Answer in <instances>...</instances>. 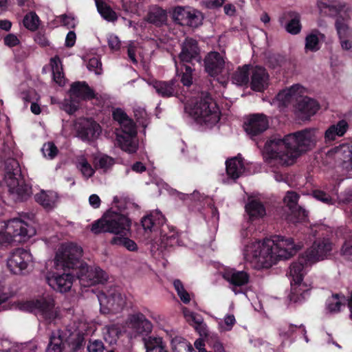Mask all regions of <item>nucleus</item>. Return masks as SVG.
Wrapping results in <instances>:
<instances>
[{"instance_id":"nucleus-1","label":"nucleus","mask_w":352,"mask_h":352,"mask_svg":"<svg viewBox=\"0 0 352 352\" xmlns=\"http://www.w3.org/2000/svg\"><path fill=\"white\" fill-rule=\"evenodd\" d=\"M318 141V129H306L283 138L273 137L264 148V158L271 165L293 164L302 153L314 148Z\"/></svg>"},{"instance_id":"nucleus-2","label":"nucleus","mask_w":352,"mask_h":352,"mask_svg":"<svg viewBox=\"0 0 352 352\" xmlns=\"http://www.w3.org/2000/svg\"><path fill=\"white\" fill-rule=\"evenodd\" d=\"M82 249L79 245L73 243H63L56 252V264L63 269L76 270L82 286L89 287L107 281V274L98 266H89L82 262Z\"/></svg>"},{"instance_id":"nucleus-3","label":"nucleus","mask_w":352,"mask_h":352,"mask_svg":"<svg viewBox=\"0 0 352 352\" xmlns=\"http://www.w3.org/2000/svg\"><path fill=\"white\" fill-rule=\"evenodd\" d=\"M185 110L195 121L211 128L220 120L221 112L216 102L208 96H201L194 103L187 104Z\"/></svg>"},{"instance_id":"nucleus-4","label":"nucleus","mask_w":352,"mask_h":352,"mask_svg":"<svg viewBox=\"0 0 352 352\" xmlns=\"http://www.w3.org/2000/svg\"><path fill=\"white\" fill-rule=\"evenodd\" d=\"M272 245L273 242H271L269 239L250 242L243 249L245 261L256 270L270 268L276 264Z\"/></svg>"},{"instance_id":"nucleus-5","label":"nucleus","mask_w":352,"mask_h":352,"mask_svg":"<svg viewBox=\"0 0 352 352\" xmlns=\"http://www.w3.org/2000/svg\"><path fill=\"white\" fill-rule=\"evenodd\" d=\"M131 225L130 219L125 215L109 210L101 219L92 223L91 231L94 234L111 232L116 236H128Z\"/></svg>"},{"instance_id":"nucleus-6","label":"nucleus","mask_w":352,"mask_h":352,"mask_svg":"<svg viewBox=\"0 0 352 352\" xmlns=\"http://www.w3.org/2000/svg\"><path fill=\"white\" fill-rule=\"evenodd\" d=\"M307 263L305 256L303 254L298 261L293 263L289 268L291 278V292L289 295V300L294 302H300L307 296V292L311 289L305 283H302V277L307 266L311 265Z\"/></svg>"},{"instance_id":"nucleus-7","label":"nucleus","mask_w":352,"mask_h":352,"mask_svg":"<svg viewBox=\"0 0 352 352\" xmlns=\"http://www.w3.org/2000/svg\"><path fill=\"white\" fill-rule=\"evenodd\" d=\"M23 308L28 311L34 312L47 322H52L58 316V310L55 307L54 300L50 294L43 295L36 300L25 302Z\"/></svg>"},{"instance_id":"nucleus-8","label":"nucleus","mask_w":352,"mask_h":352,"mask_svg":"<svg viewBox=\"0 0 352 352\" xmlns=\"http://www.w3.org/2000/svg\"><path fill=\"white\" fill-rule=\"evenodd\" d=\"M12 171L7 170L5 175V182L8 190L16 200L25 199L31 193L30 188L25 184L19 170L16 162H12Z\"/></svg>"},{"instance_id":"nucleus-9","label":"nucleus","mask_w":352,"mask_h":352,"mask_svg":"<svg viewBox=\"0 0 352 352\" xmlns=\"http://www.w3.org/2000/svg\"><path fill=\"white\" fill-rule=\"evenodd\" d=\"M97 296L102 314H117L126 306V297L118 291H109L108 294L100 292Z\"/></svg>"},{"instance_id":"nucleus-10","label":"nucleus","mask_w":352,"mask_h":352,"mask_svg":"<svg viewBox=\"0 0 352 352\" xmlns=\"http://www.w3.org/2000/svg\"><path fill=\"white\" fill-rule=\"evenodd\" d=\"M269 240L273 242L272 246L276 263L279 260L291 258L300 248V246L296 244L291 237L276 235Z\"/></svg>"},{"instance_id":"nucleus-11","label":"nucleus","mask_w":352,"mask_h":352,"mask_svg":"<svg viewBox=\"0 0 352 352\" xmlns=\"http://www.w3.org/2000/svg\"><path fill=\"white\" fill-rule=\"evenodd\" d=\"M70 100H65L63 109L69 114L74 113L78 108L80 100L94 98L93 90L85 82H76L72 85L69 91Z\"/></svg>"},{"instance_id":"nucleus-12","label":"nucleus","mask_w":352,"mask_h":352,"mask_svg":"<svg viewBox=\"0 0 352 352\" xmlns=\"http://www.w3.org/2000/svg\"><path fill=\"white\" fill-rule=\"evenodd\" d=\"M5 230L11 236V242L25 241L36 234L35 229L19 218H14L5 223Z\"/></svg>"},{"instance_id":"nucleus-13","label":"nucleus","mask_w":352,"mask_h":352,"mask_svg":"<svg viewBox=\"0 0 352 352\" xmlns=\"http://www.w3.org/2000/svg\"><path fill=\"white\" fill-rule=\"evenodd\" d=\"M174 21L181 25L197 28L202 24L203 14L199 10L190 7H176L173 13Z\"/></svg>"},{"instance_id":"nucleus-14","label":"nucleus","mask_w":352,"mask_h":352,"mask_svg":"<svg viewBox=\"0 0 352 352\" xmlns=\"http://www.w3.org/2000/svg\"><path fill=\"white\" fill-rule=\"evenodd\" d=\"M32 261V256L29 251L18 248L11 253L7 265L12 273L21 274Z\"/></svg>"},{"instance_id":"nucleus-15","label":"nucleus","mask_w":352,"mask_h":352,"mask_svg":"<svg viewBox=\"0 0 352 352\" xmlns=\"http://www.w3.org/2000/svg\"><path fill=\"white\" fill-rule=\"evenodd\" d=\"M332 250V243L327 239L316 241L305 253L307 263L314 264L327 258Z\"/></svg>"},{"instance_id":"nucleus-16","label":"nucleus","mask_w":352,"mask_h":352,"mask_svg":"<svg viewBox=\"0 0 352 352\" xmlns=\"http://www.w3.org/2000/svg\"><path fill=\"white\" fill-rule=\"evenodd\" d=\"M268 127V118L263 113L251 114L245 118L243 123L244 130L251 138L261 135Z\"/></svg>"},{"instance_id":"nucleus-17","label":"nucleus","mask_w":352,"mask_h":352,"mask_svg":"<svg viewBox=\"0 0 352 352\" xmlns=\"http://www.w3.org/2000/svg\"><path fill=\"white\" fill-rule=\"evenodd\" d=\"M73 333L69 331H57L50 336V343L46 352H68V348L74 344Z\"/></svg>"},{"instance_id":"nucleus-18","label":"nucleus","mask_w":352,"mask_h":352,"mask_svg":"<svg viewBox=\"0 0 352 352\" xmlns=\"http://www.w3.org/2000/svg\"><path fill=\"white\" fill-rule=\"evenodd\" d=\"M76 127L78 136L83 140H92L101 132L100 125L91 119L79 120L76 124Z\"/></svg>"},{"instance_id":"nucleus-19","label":"nucleus","mask_w":352,"mask_h":352,"mask_svg":"<svg viewBox=\"0 0 352 352\" xmlns=\"http://www.w3.org/2000/svg\"><path fill=\"white\" fill-rule=\"evenodd\" d=\"M179 58L182 62L201 61L200 50L196 40L192 38H186L182 43Z\"/></svg>"},{"instance_id":"nucleus-20","label":"nucleus","mask_w":352,"mask_h":352,"mask_svg":"<svg viewBox=\"0 0 352 352\" xmlns=\"http://www.w3.org/2000/svg\"><path fill=\"white\" fill-rule=\"evenodd\" d=\"M205 69L211 76H216L221 74L226 65L223 55L217 52H211L204 58Z\"/></svg>"},{"instance_id":"nucleus-21","label":"nucleus","mask_w":352,"mask_h":352,"mask_svg":"<svg viewBox=\"0 0 352 352\" xmlns=\"http://www.w3.org/2000/svg\"><path fill=\"white\" fill-rule=\"evenodd\" d=\"M74 276L71 274H53L47 277L49 285L54 290L61 293L69 291L74 282Z\"/></svg>"},{"instance_id":"nucleus-22","label":"nucleus","mask_w":352,"mask_h":352,"mask_svg":"<svg viewBox=\"0 0 352 352\" xmlns=\"http://www.w3.org/2000/svg\"><path fill=\"white\" fill-rule=\"evenodd\" d=\"M251 88L256 91H263L268 85L269 75L265 68L259 66H251Z\"/></svg>"},{"instance_id":"nucleus-23","label":"nucleus","mask_w":352,"mask_h":352,"mask_svg":"<svg viewBox=\"0 0 352 352\" xmlns=\"http://www.w3.org/2000/svg\"><path fill=\"white\" fill-rule=\"evenodd\" d=\"M133 133H130L127 130H121L120 133H117V141L120 148L128 153H135L138 148V144L135 140L137 132L135 126H133Z\"/></svg>"},{"instance_id":"nucleus-24","label":"nucleus","mask_w":352,"mask_h":352,"mask_svg":"<svg viewBox=\"0 0 352 352\" xmlns=\"http://www.w3.org/2000/svg\"><path fill=\"white\" fill-rule=\"evenodd\" d=\"M126 324L138 333H149L153 328L151 322L141 313L130 315Z\"/></svg>"},{"instance_id":"nucleus-25","label":"nucleus","mask_w":352,"mask_h":352,"mask_svg":"<svg viewBox=\"0 0 352 352\" xmlns=\"http://www.w3.org/2000/svg\"><path fill=\"white\" fill-rule=\"evenodd\" d=\"M319 109L318 102L310 98H302L296 104V111L301 119H307L314 115Z\"/></svg>"},{"instance_id":"nucleus-26","label":"nucleus","mask_w":352,"mask_h":352,"mask_svg":"<svg viewBox=\"0 0 352 352\" xmlns=\"http://www.w3.org/2000/svg\"><path fill=\"white\" fill-rule=\"evenodd\" d=\"M223 274V278L232 285V289L235 294L239 293L235 287L246 285L250 279L249 274L246 272L236 271L234 269L226 270Z\"/></svg>"},{"instance_id":"nucleus-27","label":"nucleus","mask_w":352,"mask_h":352,"mask_svg":"<svg viewBox=\"0 0 352 352\" xmlns=\"http://www.w3.org/2000/svg\"><path fill=\"white\" fill-rule=\"evenodd\" d=\"M332 152L335 157L342 162V167L348 171H352V146L342 144L334 148Z\"/></svg>"},{"instance_id":"nucleus-28","label":"nucleus","mask_w":352,"mask_h":352,"mask_svg":"<svg viewBox=\"0 0 352 352\" xmlns=\"http://www.w3.org/2000/svg\"><path fill=\"white\" fill-rule=\"evenodd\" d=\"M349 129L348 122L345 120H339L336 124L329 126L324 132L325 142H331L337 138L342 137Z\"/></svg>"},{"instance_id":"nucleus-29","label":"nucleus","mask_w":352,"mask_h":352,"mask_svg":"<svg viewBox=\"0 0 352 352\" xmlns=\"http://www.w3.org/2000/svg\"><path fill=\"white\" fill-rule=\"evenodd\" d=\"M173 352H192L193 347L186 339L177 334L173 330L166 331Z\"/></svg>"},{"instance_id":"nucleus-30","label":"nucleus","mask_w":352,"mask_h":352,"mask_svg":"<svg viewBox=\"0 0 352 352\" xmlns=\"http://www.w3.org/2000/svg\"><path fill=\"white\" fill-rule=\"evenodd\" d=\"M226 173L228 176L235 180L245 173V166L243 160L239 157H234L226 162Z\"/></svg>"},{"instance_id":"nucleus-31","label":"nucleus","mask_w":352,"mask_h":352,"mask_svg":"<svg viewBox=\"0 0 352 352\" xmlns=\"http://www.w3.org/2000/svg\"><path fill=\"white\" fill-rule=\"evenodd\" d=\"M74 164L85 179H88L94 175L96 168L90 164L87 155L84 154L77 155L75 157Z\"/></svg>"},{"instance_id":"nucleus-32","label":"nucleus","mask_w":352,"mask_h":352,"mask_svg":"<svg viewBox=\"0 0 352 352\" xmlns=\"http://www.w3.org/2000/svg\"><path fill=\"white\" fill-rule=\"evenodd\" d=\"M153 86L156 92L162 97H172L177 93V85L175 80L155 81Z\"/></svg>"},{"instance_id":"nucleus-33","label":"nucleus","mask_w":352,"mask_h":352,"mask_svg":"<svg viewBox=\"0 0 352 352\" xmlns=\"http://www.w3.org/2000/svg\"><path fill=\"white\" fill-rule=\"evenodd\" d=\"M35 200L47 210H51L56 206L57 195L52 191L41 190L35 195Z\"/></svg>"},{"instance_id":"nucleus-34","label":"nucleus","mask_w":352,"mask_h":352,"mask_svg":"<svg viewBox=\"0 0 352 352\" xmlns=\"http://www.w3.org/2000/svg\"><path fill=\"white\" fill-rule=\"evenodd\" d=\"M121 335L122 330L118 324H107L102 329L103 338L109 344H116Z\"/></svg>"},{"instance_id":"nucleus-35","label":"nucleus","mask_w":352,"mask_h":352,"mask_svg":"<svg viewBox=\"0 0 352 352\" xmlns=\"http://www.w3.org/2000/svg\"><path fill=\"white\" fill-rule=\"evenodd\" d=\"M146 20L157 26H161L166 23L167 14L166 11L161 8L153 6L148 11Z\"/></svg>"},{"instance_id":"nucleus-36","label":"nucleus","mask_w":352,"mask_h":352,"mask_svg":"<svg viewBox=\"0 0 352 352\" xmlns=\"http://www.w3.org/2000/svg\"><path fill=\"white\" fill-rule=\"evenodd\" d=\"M164 222V217L159 210H154L142 219V225L145 230L152 231V228L156 224H162Z\"/></svg>"},{"instance_id":"nucleus-37","label":"nucleus","mask_w":352,"mask_h":352,"mask_svg":"<svg viewBox=\"0 0 352 352\" xmlns=\"http://www.w3.org/2000/svg\"><path fill=\"white\" fill-rule=\"evenodd\" d=\"M324 36L318 30H313L305 38V50L316 52L320 49V42Z\"/></svg>"},{"instance_id":"nucleus-38","label":"nucleus","mask_w":352,"mask_h":352,"mask_svg":"<svg viewBox=\"0 0 352 352\" xmlns=\"http://www.w3.org/2000/svg\"><path fill=\"white\" fill-rule=\"evenodd\" d=\"M245 210L251 220L262 218L266 214L264 206L256 200L248 202L245 206Z\"/></svg>"},{"instance_id":"nucleus-39","label":"nucleus","mask_w":352,"mask_h":352,"mask_svg":"<svg viewBox=\"0 0 352 352\" xmlns=\"http://www.w3.org/2000/svg\"><path fill=\"white\" fill-rule=\"evenodd\" d=\"M50 66L52 71L53 79L60 86L65 84V78L63 72L62 63L58 56L50 59Z\"/></svg>"},{"instance_id":"nucleus-40","label":"nucleus","mask_w":352,"mask_h":352,"mask_svg":"<svg viewBox=\"0 0 352 352\" xmlns=\"http://www.w3.org/2000/svg\"><path fill=\"white\" fill-rule=\"evenodd\" d=\"M113 117L120 124L121 130H127L130 133H133V126H135L134 123L123 110L121 109H115L113 112Z\"/></svg>"},{"instance_id":"nucleus-41","label":"nucleus","mask_w":352,"mask_h":352,"mask_svg":"<svg viewBox=\"0 0 352 352\" xmlns=\"http://www.w3.org/2000/svg\"><path fill=\"white\" fill-rule=\"evenodd\" d=\"M301 87L296 85L287 89L279 92L276 96V100L283 106L287 105L293 98H296L298 93L300 92Z\"/></svg>"},{"instance_id":"nucleus-42","label":"nucleus","mask_w":352,"mask_h":352,"mask_svg":"<svg viewBox=\"0 0 352 352\" xmlns=\"http://www.w3.org/2000/svg\"><path fill=\"white\" fill-rule=\"evenodd\" d=\"M95 168L104 172L109 170L115 164L114 159L104 154H98L94 158Z\"/></svg>"},{"instance_id":"nucleus-43","label":"nucleus","mask_w":352,"mask_h":352,"mask_svg":"<svg viewBox=\"0 0 352 352\" xmlns=\"http://www.w3.org/2000/svg\"><path fill=\"white\" fill-rule=\"evenodd\" d=\"M96 5L99 13L106 20L109 21H114L118 16L116 13L102 0H95Z\"/></svg>"},{"instance_id":"nucleus-44","label":"nucleus","mask_w":352,"mask_h":352,"mask_svg":"<svg viewBox=\"0 0 352 352\" xmlns=\"http://www.w3.org/2000/svg\"><path fill=\"white\" fill-rule=\"evenodd\" d=\"M251 66L245 65L241 68H239L234 73L232 80L234 83L238 85H247L249 82V75L250 74Z\"/></svg>"},{"instance_id":"nucleus-45","label":"nucleus","mask_w":352,"mask_h":352,"mask_svg":"<svg viewBox=\"0 0 352 352\" xmlns=\"http://www.w3.org/2000/svg\"><path fill=\"white\" fill-rule=\"evenodd\" d=\"M144 342L146 352H153L154 350H158L159 352H161L162 350H165L166 346L160 337L150 336L145 338Z\"/></svg>"},{"instance_id":"nucleus-46","label":"nucleus","mask_w":352,"mask_h":352,"mask_svg":"<svg viewBox=\"0 0 352 352\" xmlns=\"http://www.w3.org/2000/svg\"><path fill=\"white\" fill-rule=\"evenodd\" d=\"M111 244L123 246L129 251H136L138 250L137 244L127 236L118 235L113 237L111 241Z\"/></svg>"},{"instance_id":"nucleus-47","label":"nucleus","mask_w":352,"mask_h":352,"mask_svg":"<svg viewBox=\"0 0 352 352\" xmlns=\"http://www.w3.org/2000/svg\"><path fill=\"white\" fill-rule=\"evenodd\" d=\"M344 297L339 295H333L327 300V309L331 313H336L340 310L342 306H344L342 301Z\"/></svg>"},{"instance_id":"nucleus-48","label":"nucleus","mask_w":352,"mask_h":352,"mask_svg":"<svg viewBox=\"0 0 352 352\" xmlns=\"http://www.w3.org/2000/svg\"><path fill=\"white\" fill-rule=\"evenodd\" d=\"M175 289L180 300L184 303L188 304L190 302L191 295L186 290L183 283L178 279L173 281Z\"/></svg>"},{"instance_id":"nucleus-49","label":"nucleus","mask_w":352,"mask_h":352,"mask_svg":"<svg viewBox=\"0 0 352 352\" xmlns=\"http://www.w3.org/2000/svg\"><path fill=\"white\" fill-rule=\"evenodd\" d=\"M182 311L187 322L192 327L197 324H200L203 321L204 318L201 315L190 311L187 307H182Z\"/></svg>"},{"instance_id":"nucleus-50","label":"nucleus","mask_w":352,"mask_h":352,"mask_svg":"<svg viewBox=\"0 0 352 352\" xmlns=\"http://www.w3.org/2000/svg\"><path fill=\"white\" fill-rule=\"evenodd\" d=\"M23 25L27 29L34 31L39 25V18L35 12H30L25 16Z\"/></svg>"},{"instance_id":"nucleus-51","label":"nucleus","mask_w":352,"mask_h":352,"mask_svg":"<svg viewBox=\"0 0 352 352\" xmlns=\"http://www.w3.org/2000/svg\"><path fill=\"white\" fill-rule=\"evenodd\" d=\"M336 27L340 39L346 38L349 36L350 31L346 20L342 19L340 16H338L336 19Z\"/></svg>"},{"instance_id":"nucleus-52","label":"nucleus","mask_w":352,"mask_h":352,"mask_svg":"<svg viewBox=\"0 0 352 352\" xmlns=\"http://www.w3.org/2000/svg\"><path fill=\"white\" fill-rule=\"evenodd\" d=\"M341 253L346 259L352 261V231H350L345 237Z\"/></svg>"},{"instance_id":"nucleus-53","label":"nucleus","mask_w":352,"mask_h":352,"mask_svg":"<svg viewBox=\"0 0 352 352\" xmlns=\"http://www.w3.org/2000/svg\"><path fill=\"white\" fill-rule=\"evenodd\" d=\"M292 18L286 25L287 31L292 34H297L301 30L300 17L297 14H292Z\"/></svg>"},{"instance_id":"nucleus-54","label":"nucleus","mask_w":352,"mask_h":352,"mask_svg":"<svg viewBox=\"0 0 352 352\" xmlns=\"http://www.w3.org/2000/svg\"><path fill=\"white\" fill-rule=\"evenodd\" d=\"M41 151L43 155L48 159H53L58 154V148L56 145L49 142L43 144Z\"/></svg>"},{"instance_id":"nucleus-55","label":"nucleus","mask_w":352,"mask_h":352,"mask_svg":"<svg viewBox=\"0 0 352 352\" xmlns=\"http://www.w3.org/2000/svg\"><path fill=\"white\" fill-rule=\"evenodd\" d=\"M236 320L234 315L228 314L224 317L223 321L219 323L221 331H230L235 324Z\"/></svg>"},{"instance_id":"nucleus-56","label":"nucleus","mask_w":352,"mask_h":352,"mask_svg":"<svg viewBox=\"0 0 352 352\" xmlns=\"http://www.w3.org/2000/svg\"><path fill=\"white\" fill-rule=\"evenodd\" d=\"M296 331H298V325H284L279 329V336L283 339L289 338Z\"/></svg>"},{"instance_id":"nucleus-57","label":"nucleus","mask_w":352,"mask_h":352,"mask_svg":"<svg viewBox=\"0 0 352 352\" xmlns=\"http://www.w3.org/2000/svg\"><path fill=\"white\" fill-rule=\"evenodd\" d=\"M87 68L89 71L94 72L96 74H100L102 73V63L100 60L94 57L89 60Z\"/></svg>"},{"instance_id":"nucleus-58","label":"nucleus","mask_w":352,"mask_h":352,"mask_svg":"<svg viewBox=\"0 0 352 352\" xmlns=\"http://www.w3.org/2000/svg\"><path fill=\"white\" fill-rule=\"evenodd\" d=\"M298 199L299 196L296 192L289 191L284 197V202L290 209H292L296 206Z\"/></svg>"},{"instance_id":"nucleus-59","label":"nucleus","mask_w":352,"mask_h":352,"mask_svg":"<svg viewBox=\"0 0 352 352\" xmlns=\"http://www.w3.org/2000/svg\"><path fill=\"white\" fill-rule=\"evenodd\" d=\"M192 72L191 67L185 65V72H183L181 81L184 86L189 87L192 83Z\"/></svg>"},{"instance_id":"nucleus-60","label":"nucleus","mask_w":352,"mask_h":352,"mask_svg":"<svg viewBox=\"0 0 352 352\" xmlns=\"http://www.w3.org/2000/svg\"><path fill=\"white\" fill-rule=\"evenodd\" d=\"M313 196L316 199L327 204L328 205L333 204V199L331 198V197L325 193L322 190H315L313 192Z\"/></svg>"},{"instance_id":"nucleus-61","label":"nucleus","mask_w":352,"mask_h":352,"mask_svg":"<svg viewBox=\"0 0 352 352\" xmlns=\"http://www.w3.org/2000/svg\"><path fill=\"white\" fill-rule=\"evenodd\" d=\"M104 349L102 342L98 340H90L87 345L89 352H103Z\"/></svg>"},{"instance_id":"nucleus-62","label":"nucleus","mask_w":352,"mask_h":352,"mask_svg":"<svg viewBox=\"0 0 352 352\" xmlns=\"http://www.w3.org/2000/svg\"><path fill=\"white\" fill-rule=\"evenodd\" d=\"M108 45L111 50L118 51L120 47L121 42L117 36L111 34L108 37Z\"/></svg>"},{"instance_id":"nucleus-63","label":"nucleus","mask_w":352,"mask_h":352,"mask_svg":"<svg viewBox=\"0 0 352 352\" xmlns=\"http://www.w3.org/2000/svg\"><path fill=\"white\" fill-rule=\"evenodd\" d=\"M122 8L127 12H135L137 11L138 3L134 0H122Z\"/></svg>"},{"instance_id":"nucleus-64","label":"nucleus","mask_w":352,"mask_h":352,"mask_svg":"<svg viewBox=\"0 0 352 352\" xmlns=\"http://www.w3.org/2000/svg\"><path fill=\"white\" fill-rule=\"evenodd\" d=\"M208 344L214 350V352H226L222 344L216 337L208 340Z\"/></svg>"}]
</instances>
